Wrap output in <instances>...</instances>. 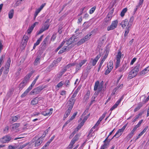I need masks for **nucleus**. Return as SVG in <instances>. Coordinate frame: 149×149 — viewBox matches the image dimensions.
<instances>
[{"label": "nucleus", "mask_w": 149, "mask_h": 149, "mask_svg": "<svg viewBox=\"0 0 149 149\" xmlns=\"http://www.w3.org/2000/svg\"><path fill=\"white\" fill-rule=\"evenodd\" d=\"M143 103H142V102L139 103L137 104L136 107L134 109V112H136L140 109L143 106Z\"/></svg>", "instance_id": "nucleus-18"}, {"label": "nucleus", "mask_w": 149, "mask_h": 149, "mask_svg": "<svg viewBox=\"0 0 149 149\" xmlns=\"http://www.w3.org/2000/svg\"><path fill=\"white\" fill-rule=\"evenodd\" d=\"M101 53H99V54L95 57V58L94 59L97 61L100 58L102 55Z\"/></svg>", "instance_id": "nucleus-48"}, {"label": "nucleus", "mask_w": 149, "mask_h": 149, "mask_svg": "<svg viewBox=\"0 0 149 149\" xmlns=\"http://www.w3.org/2000/svg\"><path fill=\"white\" fill-rule=\"evenodd\" d=\"M27 83L23 80L19 84V90H22V88L26 85Z\"/></svg>", "instance_id": "nucleus-19"}, {"label": "nucleus", "mask_w": 149, "mask_h": 149, "mask_svg": "<svg viewBox=\"0 0 149 149\" xmlns=\"http://www.w3.org/2000/svg\"><path fill=\"white\" fill-rule=\"evenodd\" d=\"M14 13V11L13 9L11 10L8 13V17L10 19H11L13 18V16Z\"/></svg>", "instance_id": "nucleus-26"}, {"label": "nucleus", "mask_w": 149, "mask_h": 149, "mask_svg": "<svg viewBox=\"0 0 149 149\" xmlns=\"http://www.w3.org/2000/svg\"><path fill=\"white\" fill-rule=\"evenodd\" d=\"M10 58H9L8 59L7 62L6 63V64L5 65L6 68L9 69L10 67Z\"/></svg>", "instance_id": "nucleus-23"}, {"label": "nucleus", "mask_w": 149, "mask_h": 149, "mask_svg": "<svg viewBox=\"0 0 149 149\" xmlns=\"http://www.w3.org/2000/svg\"><path fill=\"white\" fill-rule=\"evenodd\" d=\"M78 139L79 138L78 137V136L76 135L74 137V138L72 139V140L76 142V141H78Z\"/></svg>", "instance_id": "nucleus-53"}, {"label": "nucleus", "mask_w": 149, "mask_h": 149, "mask_svg": "<svg viewBox=\"0 0 149 149\" xmlns=\"http://www.w3.org/2000/svg\"><path fill=\"white\" fill-rule=\"evenodd\" d=\"M121 129H119L118 131L116 132V134L111 139H112L114 137H116V138L119 137L122 134L123 132Z\"/></svg>", "instance_id": "nucleus-13"}, {"label": "nucleus", "mask_w": 149, "mask_h": 149, "mask_svg": "<svg viewBox=\"0 0 149 149\" xmlns=\"http://www.w3.org/2000/svg\"><path fill=\"white\" fill-rule=\"evenodd\" d=\"M65 85L67 86H69L70 85V81L69 80H66L65 82Z\"/></svg>", "instance_id": "nucleus-58"}, {"label": "nucleus", "mask_w": 149, "mask_h": 149, "mask_svg": "<svg viewBox=\"0 0 149 149\" xmlns=\"http://www.w3.org/2000/svg\"><path fill=\"white\" fill-rule=\"evenodd\" d=\"M124 96L123 95L120 98V99L117 101L115 104L111 108L110 110L112 111L115 108H116L120 102L121 100L123 99Z\"/></svg>", "instance_id": "nucleus-9"}, {"label": "nucleus", "mask_w": 149, "mask_h": 149, "mask_svg": "<svg viewBox=\"0 0 149 149\" xmlns=\"http://www.w3.org/2000/svg\"><path fill=\"white\" fill-rule=\"evenodd\" d=\"M43 37V35L41 36L40 38L37 40L36 43L34 44L36 46L38 45L40 43V41L42 40Z\"/></svg>", "instance_id": "nucleus-28"}, {"label": "nucleus", "mask_w": 149, "mask_h": 149, "mask_svg": "<svg viewBox=\"0 0 149 149\" xmlns=\"http://www.w3.org/2000/svg\"><path fill=\"white\" fill-rule=\"evenodd\" d=\"M43 88L41 86H38L33 89L30 93L31 95H34L38 93L42 90Z\"/></svg>", "instance_id": "nucleus-4"}, {"label": "nucleus", "mask_w": 149, "mask_h": 149, "mask_svg": "<svg viewBox=\"0 0 149 149\" xmlns=\"http://www.w3.org/2000/svg\"><path fill=\"white\" fill-rule=\"evenodd\" d=\"M149 100V99L147 97L144 100H143L142 101V103H143V104H145L146 103L148 100Z\"/></svg>", "instance_id": "nucleus-62"}, {"label": "nucleus", "mask_w": 149, "mask_h": 149, "mask_svg": "<svg viewBox=\"0 0 149 149\" xmlns=\"http://www.w3.org/2000/svg\"><path fill=\"white\" fill-rule=\"evenodd\" d=\"M23 40H24L26 42H27L28 40V37L26 36H24L23 37Z\"/></svg>", "instance_id": "nucleus-63"}, {"label": "nucleus", "mask_w": 149, "mask_h": 149, "mask_svg": "<svg viewBox=\"0 0 149 149\" xmlns=\"http://www.w3.org/2000/svg\"><path fill=\"white\" fill-rule=\"evenodd\" d=\"M53 110L52 108L50 109L49 110H47L46 111L47 114V116L50 115L52 113V111Z\"/></svg>", "instance_id": "nucleus-38"}, {"label": "nucleus", "mask_w": 149, "mask_h": 149, "mask_svg": "<svg viewBox=\"0 0 149 149\" xmlns=\"http://www.w3.org/2000/svg\"><path fill=\"white\" fill-rule=\"evenodd\" d=\"M121 53L120 51L118 52L117 55L116 56V60H120L121 58Z\"/></svg>", "instance_id": "nucleus-34"}, {"label": "nucleus", "mask_w": 149, "mask_h": 149, "mask_svg": "<svg viewBox=\"0 0 149 149\" xmlns=\"http://www.w3.org/2000/svg\"><path fill=\"white\" fill-rule=\"evenodd\" d=\"M5 56V55H3L0 58V67H1V64Z\"/></svg>", "instance_id": "nucleus-56"}, {"label": "nucleus", "mask_w": 149, "mask_h": 149, "mask_svg": "<svg viewBox=\"0 0 149 149\" xmlns=\"http://www.w3.org/2000/svg\"><path fill=\"white\" fill-rule=\"evenodd\" d=\"M49 38L48 36L47 37L44 39L43 41L41 43L40 47L42 49H45L46 48V46L48 43V40Z\"/></svg>", "instance_id": "nucleus-7"}, {"label": "nucleus", "mask_w": 149, "mask_h": 149, "mask_svg": "<svg viewBox=\"0 0 149 149\" xmlns=\"http://www.w3.org/2000/svg\"><path fill=\"white\" fill-rule=\"evenodd\" d=\"M11 137L9 135L4 136L0 139L1 142L2 143H6L9 142L11 139Z\"/></svg>", "instance_id": "nucleus-5"}, {"label": "nucleus", "mask_w": 149, "mask_h": 149, "mask_svg": "<svg viewBox=\"0 0 149 149\" xmlns=\"http://www.w3.org/2000/svg\"><path fill=\"white\" fill-rule=\"evenodd\" d=\"M49 24L44 23V26L43 27L46 30L49 28Z\"/></svg>", "instance_id": "nucleus-39"}, {"label": "nucleus", "mask_w": 149, "mask_h": 149, "mask_svg": "<svg viewBox=\"0 0 149 149\" xmlns=\"http://www.w3.org/2000/svg\"><path fill=\"white\" fill-rule=\"evenodd\" d=\"M56 33H54L52 35L51 38V40L53 41H54L56 37Z\"/></svg>", "instance_id": "nucleus-45"}, {"label": "nucleus", "mask_w": 149, "mask_h": 149, "mask_svg": "<svg viewBox=\"0 0 149 149\" xmlns=\"http://www.w3.org/2000/svg\"><path fill=\"white\" fill-rule=\"evenodd\" d=\"M29 92V91L27 89H26V91L21 95V97L22 98L25 97Z\"/></svg>", "instance_id": "nucleus-35"}, {"label": "nucleus", "mask_w": 149, "mask_h": 149, "mask_svg": "<svg viewBox=\"0 0 149 149\" xmlns=\"http://www.w3.org/2000/svg\"><path fill=\"white\" fill-rule=\"evenodd\" d=\"M77 114V112H76L74 113L73 115L71 117V118L69 119L71 121L73 119H74L76 116Z\"/></svg>", "instance_id": "nucleus-40"}, {"label": "nucleus", "mask_w": 149, "mask_h": 149, "mask_svg": "<svg viewBox=\"0 0 149 149\" xmlns=\"http://www.w3.org/2000/svg\"><path fill=\"white\" fill-rule=\"evenodd\" d=\"M106 87L105 88H104L103 89H102V90L100 92V95L102 97L104 95V91L106 89Z\"/></svg>", "instance_id": "nucleus-50"}, {"label": "nucleus", "mask_w": 149, "mask_h": 149, "mask_svg": "<svg viewBox=\"0 0 149 149\" xmlns=\"http://www.w3.org/2000/svg\"><path fill=\"white\" fill-rule=\"evenodd\" d=\"M76 95H77L73 94L70 100L68 101L67 104L73 106L76 101L74 98Z\"/></svg>", "instance_id": "nucleus-10"}, {"label": "nucleus", "mask_w": 149, "mask_h": 149, "mask_svg": "<svg viewBox=\"0 0 149 149\" xmlns=\"http://www.w3.org/2000/svg\"><path fill=\"white\" fill-rule=\"evenodd\" d=\"M73 106L68 104L67 107V109L66 111L65 114L64 115L63 119L65 120L68 116L69 115L70 112L72 110Z\"/></svg>", "instance_id": "nucleus-6"}, {"label": "nucleus", "mask_w": 149, "mask_h": 149, "mask_svg": "<svg viewBox=\"0 0 149 149\" xmlns=\"http://www.w3.org/2000/svg\"><path fill=\"white\" fill-rule=\"evenodd\" d=\"M147 71H149V66L143 70L141 71V73L142 74H145L147 72H146Z\"/></svg>", "instance_id": "nucleus-32"}, {"label": "nucleus", "mask_w": 149, "mask_h": 149, "mask_svg": "<svg viewBox=\"0 0 149 149\" xmlns=\"http://www.w3.org/2000/svg\"><path fill=\"white\" fill-rule=\"evenodd\" d=\"M68 47H64L62 48L58 52V54H61L63 53V52L67 51V50L68 49Z\"/></svg>", "instance_id": "nucleus-21"}, {"label": "nucleus", "mask_w": 149, "mask_h": 149, "mask_svg": "<svg viewBox=\"0 0 149 149\" xmlns=\"http://www.w3.org/2000/svg\"><path fill=\"white\" fill-rule=\"evenodd\" d=\"M111 140V139L110 140H109V142H107V143H104L103 145H102L101 146L100 149H104L106 148H107V145H108L109 144V143Z\"/></svg>", "instance_id": "nucleus-31"}, {"label": "nucleus", "mask_w": 149, "mask_h": 149, "mask_svg": "<svg viewBox=\"0 0 149 149\" xmlns=\"http://www.w3.org/2000/svg\"><path fill=\"white\" fill-rule=\"evenodd\" d=\"M127 68V64L125 63L119 69V71L120 72H121L124 70H126Z\"/></svg>", "instance_id": "nucleus-20"}, {"label": "nucleus", "mask_w": 149, "mask_h": 149, "mask_svg": "<svg viewBox=\"0 0 149 149\" xmlns=\"http://www.w3.org/2000/svg\"><path fill=\"white\" fill-rule=\"evenodd\" d=\"M109 15V14H108L107 17L104 19V22L107 24L110 21L111 19L112 16Z\"/></svg>", "instance_id": "nucleus-24"}, {"label": "nucleus", "mask_w": 149, "mask_h": 149, "mask_svg": "<svg viewBox=\"0 0 149 149\" xmlns=\"http://www.w3.org/2000/svg\"><path fill=\"white\" fill-rule=\"evenodd\" d=\"M18 116H13L11 117L10 118V120H11L13 122H15L18 120Z\"/></svg>", "instance_id": "nucleus-27"}, {"label": "nucleus", "mask_w": 149, "mask_h": 149, "mask_svg": "<svg viewBox=\"0 0 149 149\" xmlns=\"http://www.w3.org/2000/svg\"><path fill=\"white\" fill-rule=\"evenodd\" d=\"M118 23V21L117 20H115L112 22L111 25L108 26L107 30L108 31L113 30L117 27Z\"/></svg>", "instance_id": "nucleus-3"}, {"label": "nucleus", "mask_w": 149, "mask_h": 149, "mask_svg": "<svg viewBox=\"0 0 149 149\" xmlns=\"http://www.w3.org/2000/svg\"><path fill=\"white\" fill-rule=\"evenodd\" d=\"M64 83V82L61 81L57 84V87L58 88H59L62 86L63 85Z\"/></svg>", "instance_id": "nucleus-47"}, {"label": "nucleus", "mask_w": 149, "mask_h": 149, "mask_svg": "<svg viewBox=\"0 0 149 149\" xmlns=\"http://www.w3.org/2000/svg\"><path fill=\"white\" fill-rule=\"evenodd\" d=\"M45 136V135L44 134L42 135V136L40 138H38L36 141L35 144V146H40L42 142V137H43Z\"/></svg>", "instance_id": "nucleus-11"}, {"label": "nucleus", "mask_w": 149, "mask_h": 149, "mask_svg": "<svg viewBox=\"0 0 149 149\" xmlns=\"http://www.w3.org/2000/svg\"><path fill=\"white\" fill-rule=\"evenodd\" d=\"M9 127L8 126L6 127L3 130L4 133H7L9 129Z\"/></svg>", "instance_id": "nucleus-51"}, {"label": "nucleus", "mask_w": 149, "mask_h": 149, "mask_svg": "<svg viewBox=\"0 0 149 149\" xmlns=\"http://www.w3.org/2000/svg\"><path fill=\"white\" fill-rule=\"evenodd\" d=\"M41 10L39 8H38V9H36L34 14V17L35 18L36 17V16L38 15V13Z\"/></svg>", "instance_id": "nucleus-41"}, {"label": "nucleus", "mask_w": 149, "mask_h": 149, "mask_svg": "<svg viewBox=\"0 0 149 149\" xmlns=\"http://www.w3.org/2000/svg\"><path fill=\"white\" fill-rule=\"evenodd\" d=\"M13 90H10L8 93L7 95L8 96L10 97L13 94Z\"/></svg>", "instance_id": "nucleus-52"}, {"label": "nucleus", "mask_w": 149, "mask_h": 149, "mask_svg": "<svg viewBox=\"0 0 149 149\" xmlns=\"http://www.w3.org/2000/svg\"><path fill=\"white\" fill-rule=\"evenodd\" d=\"M90 94V91H88L86 95L85 96V97L86 98V100L88 99Z\"/></svg>", "instance_id": "nucleus-42"}, {"label": "nucleus", "mask_w": 149, "mask_h": 149, "mask_svg": "<svg viewBox=\"0 0 149 149\" xmlns=\"http://www.w3.org/2000/svg\"><path fill=\"white\" fill-rule=\"evenodd\" d=\"M76 64V63H70L69 64H68L66 66V67L67 68H69L71 67L72 66H74Z\"/></svg>", "instance_id": "nucleus-49"}, {"label": "nucleus", "mask_w": 149, "mask_h": 149, "mask_svg": "<svg viewBox=\"0 0 149 149\" xmlns=\"http://www.w3.org/2000/svg\"><path fill=\"white\" fill-rule=\"evenodd\" d=\"M96 8V7L95 6H94L91 8L89 11V13L90 14H92L95 11Z\"/></svg>", "instance_id": "nucleus-44"}, {"label": "nucleus", "mask_w": 149, "mask_h": 149, "mask_svg": "<svg viewBox=\"0 0 149 149\" xmlns=\"http://www.w3.org/2000/svg\"><path fill=\"white\" fill-rule=\"evenodd\" d=\"M93 33L92 32H90L84 37L86 38L87 40H88L90 39L91 36L92 35Z\"/></svg>", "instance_id": "nucleus-37"}, {"label": "nucleus", "mask_w": 149, "mask_h": 149, "mask_svg": "<svg viewBox=\"0 0 149 149\" xmlns=\"http://www.w3.org/2000/svg\"><path fill=\"white\" fill-rule=\"evenodd\" d=\"M136 60V58H134L131 61L130 64L132 65L134 63L135 61Z\"/></svg>", "instance_id": "nucleus-64"}, {"label": "nucleus", "mask_w": 149, "mask_h": 149, "mask_svg": "<svg viewBox=\"0 0 149 149\" xmlns=\"http://www.w3.org/2000/svg\"><path fill=\"white\" fill-rule=\"evenodd\" d=\"M107 112H105L99 118L98 120L101 122L102 120L105 117Z\"/></svg>", "instance_id": "nucleus-43"}, {"label": "nucleus", "mask_w": 149, "mask_h": 149, "mask_svg": "<svg viewBox=\"0 0 149 149\" xmlns=\"http://www.w3.org/2000/svg\"><path fill=\"white\" fill-rule=\"evenodd\" d=\"M97 61L94 59L91 58L90 61V63H92L93 66H94L95 65Z\"/></svg>", "instance_id": "nucleus-36"}, {"label": "nucleus", "mask_w": 149, "mask_h": 149, "mask_svg": "<svg viewBox=\"0 0 149 149\" xmlns=\"http://www.w3.org/2000/svg\"><path fill=\"white\" fill-rule=\"evenodd\" d=\"M31 76V74H29L26 75L24 78V79L23 80V81H25L27 83L29 80Z\"/></svg>", "instance_id": "nucleus-22"}, {"label": "nucleus", "mask_w": 149, "mask_h": 149, "mask_svg": "<svg viewBox=\"0 0 149 149\" xmlns=\"http://www.w3.org/2000/svg\"><path fill=\"white\" fill-rule=\"evenodd\" d=\"M76 39V38H74L73 37H71L68 40L66 44L67 45V46L69 45L73 42L74 41H75Z\"/></svg>", "instance_id": "nucleus-14"}, {"label": "nucleus", "mask_w": 149, "mask_h": 149, "mask_svg": "<svg viewBox=\"0 0 149 149\" xmlns=\"http://www.w3.org/2000/svg\"><path fill=\"white\" fill-rule=\"evenodd\" d=\"M39 98L38 97L33 98L31 101V104L32 105H36L38 103Z\"/></svg>", "instance_id": "nucleus-12"}, {"label": "nucleus", "mask_w": 149, "mask_h": 149, "mask_svg": "<svg viewBox=\"0 0 149 149\" xmlns=\"http://www.w3.org/2000/svg\"><path fill=\"white\" fill-rule=\"evenodd\" d=\"M87 40L86 38L84 37L77 43V45L78 46L80 45Z\"/></svg>", "instance_id": "nucleus-16"}, {"label": "nucleus", "mask_w": 149, "mask_h": 149, "mask_svg": "<svg viewBox=\"0 0 149 149\" xmlns=\"http://www.w3.org/2000/svg\"><path fill=\"white\" fill-rule=\"evenodd\" d=\"M140 64L137 63L136 66L129 73L128 76V79H131L135 77L139 71L140 67Z\"/></svg>", "instance_id": "nucleus-1"}, {"label": "nucleus", "mask_w": 149, "mask_h": 149, "mask_svg": "<svg viewBox=\"0 0 149 149\" xmlns=\"http://www.w3.org/2000/svg\"><path fill=\"white\" fill-rule=\"evenodd\" d=\"M41 57L40 56H38L36 58L34 61V65L36 66L40 64V59H41Z\"/></svg>", "instance_id": "nucleus-15"}, {"label": "nucleus", "mask_w": 149, "mask_h": 149, "mask_svg": "<svg viewBox=\"0 0 149 149\" xmlns=\"http://www.w3.org/2000/svg\"><path fill=\"white\" fill-rule=\"evenodd\" d=\"M36 83L35 81H33L30 86H29L27 89L30 91L32 89Z\"/></svg>", "instance_id": "nucleus-33"}, {"label": "nucleus", "mask_w": 149, "mask_h": 149, "mask_svg": "<svg viewBox=\"0 0 149 149\" xmlns=\"http://www.w3.org/2000/svg\"><path fill=\"white\" fill-rule=\"evenodd\" d=\"M103 86H101L99 84V82L97 81L95 83L94 90V91H96L98 90L99 91H101L103 89Z\"/></svg>", "instance_id": "nucleus-8"}, {"label": "nucleus", "mask_w": 149, "mask_h": 149, "mask_svg": "<svg viewBox=\"0 0 149 149\" xmlns=\"http://www.w3.org/2000/svg\"><path fill=\"white\" fill-rule=\"evenodd\" d=\"M75 65H76V71H78L81 69V67L79 66V65H78V63H76Z\"/></svg>", "instance_id": "nucleus-55"}, {"label": "nucleus", "mask_w": 149, "mask_h": 149, "mask_svg": "<svg viewBox=\"0 0 149 149\" xmlns=\"http://www.w3.org/2000/svg\"><path fill=\"white\" fill-rule=\"evenodd\" d=\"M53 69L52 68L51 66L50 65L47 68H46V70L47 72H50L51 70Z\"/></svg>", "instance_id": "nucleus-60"}, {"label": "nucleus", "mask_w": 149, "mask_h": 149, "mask_svg": "<svg viewBox=\"0 0 149 149\" xmlns=\"http://www.w3.org/2000/svg\"><path fill=\"white\" fill-rule=\"evenodd\" d=\"M45 30H46L43 27H42V28L40 29V30L39 31V32L38 33V34H40L42 33Z\"/></svg>", "instance_id": "nucleus-61"}, {"label": "nucleus", "mask_w": 149, "mask_h": 149, "mask_svg": "<svg viewBox=\"0 0 149 149\" xmlns=\"http://www.w3.org/2000/svg\"><path fill=\"white\" fill-rule=\"evenodd\" d=\"M120 63V60H116V68H118L119 66Z\"/></svg>", "instance_id": "nucleus-46"}, {"label": "nucleus", "mask_w": 149, "mask_h": 149, "mask_svg": "<svg viewBox=\"0 0 149 149\" xmlns=\"http://www.w3.org/2000/svg\"><path fill=\"white\" fill-rule=\"evenodd\" d=\"M112 70H110V69L109 68H108V69L105 72V74L106 75L108 74H109L110 72Z\"/></svg>", "instance_id": "nucleus-59"}, {"label": "nucleus", "mask_w": 149, "mask_h": 149, "mask_svg": "<svg viewBox=\"0 0 149 149\" xmlns=\"http://www.w3.org/2000/svg\"><path fill=\"white\" fill-rule=\"evenodd\" d=\"M113 61H110L107 64V68L110 69V70H112L113 68Z\"/></svg>", "instance_id": "nucleus-25"}, {"label": "nucleus", "mask_w": 149, "mask_h": 149, "mask_svg": "<svg viewBox=\"0 0 149 149\" xmlns=\"http://www.w3.org/2000/svg\"><path fill=\"white\" fill-rule=\"evenodd\" d=\"M28 144V143H26V144H24L21 146L19 148H17V149H22L24 147H25Z\"/></svg>", "instance_id": "nucleus-54"}, {"label": "nucleus", "mask_w": 149, "mask_h": 149, "mask_svg": "<svg viewBox=\"0 0 149 149\" xmlns=\"http://www.w3.org/2000/svg\"><path fill=\"white\" fill-rule=\"evenodd\" d=\"M134 20V17L133 16H132L130 18V20L128 22V24L127 25L124 34L125 37H126L127 36L128 33H129L130 28L133 24Z\"/></svg>", "instance_id": "nucleus-2"}, {"label": "nucleus", "mask_w": 149, "mask_h": 149, "mask_svg": "<svg viewBox=\"0 0 149 149\" xmlns=\"http://www.w3.org/2000/svg\"><path fill=\"white\" fill-rule=\"evenodd\" d=\"M20 125L19 123H15L13 124L12 125V128L13 129L15 130L17 129L18 127H19Z\"/></svg>", "instance_id": "nucleus-29"}, {"label": "nucleus", "mask_w": 149, "mask_h": 149, "mask_svg": "<svg viewBox=\"0 0 149 149\" xmlns=\"http://www.w3.org/2000/svg\"><path fill=\"white\" fill-rule=\"evenodd\" d=\"M127 10V8H124L120 13V16L123 17L124 16L125 13H126Z\"/></svg>", "instance_id": "nucleus-30"}, {"label": "nucleus", "mask_w": 149, "mask_h": 149, "mask_svg": "<svg viewBox=\"0 0 149 149\" xmlns=\"http://www.w3.org/2000/svg\"><path fill=\"white\" fill-rule=\"evenodd\" d=\"M128 20L127 19H126L122 22L120 23V25L123 28H124L128 24Z\"/></svg>", "instance_id": "nucleus-17"}, {"label": "nucleus", "mask_w": 149, "mask_h": 149, "mask_svg": "<svg viewBox=\"0 0 149 149\" xmlns=\"http://www.w3.org/2000/svg\"><path fill=\"white\" fill-rule=\"evenodd\" d=\"M139 118V117L137 115L136 116L133 118L132 122L134 123Z\"/></svg>", "instance_id": "nucleus-57"}]
</instances>
